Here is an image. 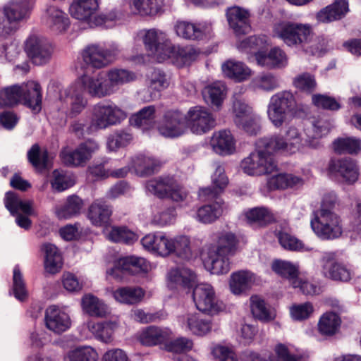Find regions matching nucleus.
<instances>
[{
    "instance_id": "f257e3e1",
    "label": "nucleus",
    "mask_w": 361,
    "mask_h": 361,
    "mask_svg": "<svg viewBox=\"0 0 361 361\" xmlns=\"http://www.w3.org/2000/svg\"><path fill=\"white\" fill-rule=\"evenodd\" d=\"M274 35L288 47H301L305 51L312 55L325 51L326 40L322 37L314 42L313 31L310 25L296 23H281L274 27Z\"/></svg>"
},
{
    "instance_id": "f03ea898",
    "label": "nucleus",
    "mask_w": 361,
    "mask_h": 361,
    "mask_svg": "<svg viewBox=\"0 0 361 361\" xmlns=\"http://www.w3.org/2000/svg\"><path fill=\"white\" fill-rule=\"evenodd\" d=\"M268 154L283 153L293 154L299 151L302 145L301 134L295 126H289L284 135L275 133L268 137L259 139L257 142Z\"/></svg>"
},
{
    "instance_id": "7ed1b4c3",
    "label": "nucleus",
    "mask_w": 361,
    "mask_h": 361,
    "mask_svg": "<svg viewBox=\"0 0 361 361\" xmlns=\"http://www.w3.org/2000/svg\"><path fill=\"white\" fill-rule=\"evenodd\" d=\"M127 117V112L114 102H99L90 111V130L98 132L119 125Z\"/></svg>"
},
{
    "instance_id": "20e7f679",
    "label": "nucleus",
    "mask_w": 361,
    "mask_h": 361,
    "mask_svg": "<svg viewBox=\"0 0 361 361\" xmlns=\"http://www.w3.org/2000/svg\"><path fill=\"white\" fill-rule=\"evenodd\" d=\"M298 108L293 92L287 90L281 91L271 97L267 106V116L272 125L279 128Z\"/></svg>"
},
{
    "instance_id": "39448f33",
    "label": "nucleus",
    "mask_w": 361,
    "mask_h": 361,
    "mask_svg": "<svg viewBox=\"0 0 361 361\" xmlns=\"http://www.w3.org/2000/svg\"><path fill=\"white\" fill-rule=\"evenodd\" d=\"M120 52L119 45L116 42H110L107 44L92 43L84 48L82 57L86 64L100 69L112 63Z\"/></svg>"
},
{
    "instance_id": "423d86ee",
    "label": "nucleus",
    "mask_w": 361,
    "mask_h": 361,
    "mask_svg": "<svg viewBox=\"0 0 361 361\" xmlns=\"http://www.w3.org/2000/svg\"><path fill=\"white\" fill-rule=\"evenodd\" d=\"M310 226L316 235L322 240H334L343 233L341 217L335 212L317 210L313 212Z\"/></svg>"
},
{
    "instance_id": "0eeeda50",
    "label": "nucleus",
    "mask_w": 361,
    "mask_h": 361,
    "mask_svg": "<svg viewBox=\"0 0 361 361\" xmlns=\"http://www.w3.org/2000/svg\"><path fill=\"white\" fill-rule=\"evenodd\" d=\"M240 168L249 176H259L273 173L277 165L273 156L267 154L256 142L255 150L241 161Z\"/></svg>"
},
{
    "instance_id": "6e6552de",
    "label": "nucleus",
    "mask_w": 361,
    "mask_h": 361,
    "mask_svg": "<svg viewBox=\"0 0 361 361\" xmlns=\"http://www.w3.org/2000/svg\"><path fill=\"white\" fill-rule=\"evenodd\" d=\"M100 148L99 142L87 139L75 149L64 147L60 152V158L64 165L71 167H83Z\"/></svg>"
},
{
    "instance_id": "1a4fd4ad",
    "label": "nucleus",
    "mask_w": 361,
    "mask_h": 361,
    "mask_svg": "<svg viewBox=\"0 0 361 361\" xmlns=\"http://www.w3.org/2000/svg\"><path fill=\"white\" fill-rule=\"evenodd\" d=\"M192 298L197 309L208 314H216L225 308L224 302L216 298L214 288L209 283L197 285L193 289Z\"/></svg>"
},
{
    "instance_id": "9d476101",
    "label": "nucleus",
    "mask_w": 361,
    "mask_h": 361,
    "mask_svg": "<svg viewBox=\"0 0 361 361\" xmlns=\"http://www.w3.org/2000/svg\"><path fill=\"white\" fill-rule=\"evenodd\" d=\"M136 39L143 42L145 49L159 62H162V54H165L171 42L164 32L156 28L144 29L137 32Z\"/></svg>"
},
{
    "instance_id": "9b49d317",
    "label": "nucleus",
    "mask_w": 361,
    "mask_h": 361,
    "mask_svg": "<svg viewBox=\"0 0 361 361\" xmlns=\"http://www.w3.org/2000/svg\"><path fill=\"white\" fill-rule=\"evenodd\" d=\"M99 8V0H73L70 6L71 16L87 23L90 27L102 26L104 17L96 13Z\"/></svg>"
},
{
    "instance_id": "f8f14e48",
    "label": "nucleus",
    "mask_w": 361,
    "mask_h": 361,
    "mask_svg": "<svg viewBox=\"0 0 361 361\" xmlns=\"http://www.w3.org/2000/svg\"><path fill=\"white\" fill-rule=\"evenodd\" d=\"M159 133L167 138H176L188 132L185 114L178 110L165 112L158 125Z\"/></svg>"
},
{
    "instance_id": "ddd939ff",
    "label": "nucleus",
    "mask_w": 361,
    "mask_h": 361,
    "mask_svg": "<svg viewBox=\"0 0 361 361\" xmlns=\"http://www.w3.org/2000/svg\"><path fill=\"white\" fill-rule=\"evenodd\" d=\"M25 50L33 63L38 66L47 63L53 53V47L49 40L37 33H32L27 37Z\"/></svg>"
},
{
    "instance_id": "4468645a",
    "label": "nucleus",
    "mask_w": 361,
    "mask_h": 361,
    "mask_svg": "<svg viewBox=\"0 0 361 361\" xmlns=\"http://www.w3.org/2000/svg\"><path fill=\"white\" fill-rule=\"evenodd\" d=\"M188 130L201 135L207 133L216 125L214 115L205 107L195 106L191 107L185 114Z\"/></svg>"
},
{
    "instance_id": "2eb2a0df",
    "label": "nucleus",
    "mask_w": 361,
    "mask_h": 361,
    "mask_svg": "<svg viewBox=\"0 0 361 361\" xmlns=\"http://www.w3.org/2000/svg\"><path fill=\"white\" fill-rule=\"evenodd\" d=\"M322 273L324 277L336 281L348 282L353 276L347 264L338 262L334 252H324L321 259Z\"/></svg>"
},
{
    "instance_id": "dca6fc26",
    "label": "nucleus",
    "mask_w": 361,
    "mask_h": 361,
    "mask_svg": "<svg viewBox=\"0 0 361 361\" xmlns=\"http://www.w3.org/2000/svg\"><path fill=\"white\" fill-rule=\"evenodd\" d=\"M79 83L83 92L92 97L102 98L112 94L106 76L102 73L92 76L84 75L79 79Z\"/></svg>"
},
{
    "instance_id": "f3484780",
    "label": "nucleus",
    "mask_w": 361,
    "mask_h": 361,
    "mask_svg": "<svg viewBox=\"0 0 361 361\" xmlns=\"http://www.w3.org/2000/svg\"><path fill=\"white\" fill-rule=\"evenodd\" d=\"M329 173L340 177L342 180L352 184L359 177V169L355 161L350 158L331 159L329 164Z\"/></svg>"
},
{
    "instance_id": "a211bd4d",
    "label": "nucleus",
    "mask_w": 361,
    "mask_h": 361,
    "mask_svg": "<svg viewBox=\"0 0 361 361\" xmlns=\"http://www.w3.org/2000/svg\"><path fill=\"white\" fill-rule=\"evenodd\" d=\"M199 52L191 46H173L170 42L165 54H162V61L170 59L178 67L190 65L198 57Z\"/></svg>"
},
{
    "instance_id": "6ab92c4d",
    "label": "nucleus",
    "mask_w": 361,
    "mask_h": 361,
    "mask_svg": "<svg viewBox=\"0 0 361 361\" xmlns=\"http://www.w3.org/2000/svg\"><path fill=\"white\" fill-rule=\"evenodd\" d=\"M44 320L47 328L58 334L65 332L71 326L70 316L56 305L47 308Z\"/></svg>"
},
{
    "instance_id": "aec40b11",
    "label": "nucleus",
    "mask_w": 361,
    "mask_h": 361,
    "mask_svg": "<svg viewBox=\"0 0 361 361\" xmlns=\"http://www.w3.org/2000/svg\"><path fill=\"white\" fill-rule=\"evenodd\" d=\"M33 6L34 0H11L4 6L2 11L18 28L19 23L29 18Z\"/></svg>"
},
{
    "instance_id": "412c9836",
    "label": "nucleus",
    "mask_w": 361,
    "mask_h": 361,
    "mask_svg": "<svg viewBox=\"0 0 361 361\" xmlns=\"http://www.w3.org/2000/svg\"><path fill=\"white\" fill-rule=\"evenodd\" d=\"M178 36L186 39L199 40L211 32V25L207 23H193L188 21H178L174 27Z\"/></svg>"
},
{
    "instance_id": "4be33fe9",
    "label": "nucleus",
    "mask_w": 361,
    "mask_h": 361,
    "mask_svg": "<svg viewBox=\"0 0 361 361\" xmlns=\"http://www.w3.org/2000/svg\"><path fill=\"white\" fill-rule=\"evenodd\" d=\"M178 322L183 329L197 336H204L212 329V321L204 319L196 313L183 315L179 317Z\"/></svg>"
},
{
    "instance_id": "5701e85b",
    "label": "nucleus",
    "mask_w": 361,
    "mask_h": 361,
    "mask_svg": "<svg viewBox=\"0 0 361 361\" xmlns=\"http://www.w3.org/2000/svg\"><path fill=\"white\" fill-rule=\"evenodd\" d=\"M226 16L230 27L236 35H245L250 32L251 27L248 11L235 6L227 11Z\"/></svg>"
},
{
    "instance_id": "b1692460",
    "label": "nucleus",
    "mask_w": 361,
    "mask_h": 361,
    "mask_svg": "<svg viewBox=\"0 0 361 361\" xmlns=\"http://www.w3.org/2000/svg\"><path fill=\"white\" fill-rule=\"evenodd\" d=\"M210 145L216 154L223 156L232 154L235 150V140L228 130L214 132L211 137Z\"/></svg>"
},
{
    "instance_id": "393cba45",
    "label": "nucleus",
    "mask_w": 361,
    "mask_h": 361,
    "mask_svg": "<svg viewBox=\"0 0 361 361\" xmlns=\"http://www.w3.org/2000/svg\"><path fill=\"white\" fill-rule=\"evenodd\" d=\"M111 207L102 199H97L90 205L87 216L92 225L101 227L109 224Z\"/></svg>"
},
{
    "instance_id": "a878e982",
    "label": "nucleus",
    "mask_w": 361,
    "mask_h": 361,
    "mask_svg": "<svg viewBox=\"0 0 361 361\" xmlns=\"http://www.w3.org/2000/svg\"><path fill=\"white\" fill-rule=\"evenodd\" d=\"M169 239L163 232H154L145 235L141 243L147 251L166 257L168 256Z\"/></svg>"
},
{
    "instance_id": "bb28decb",
    "label": "nucleus",
    "mask_w": 361,
    "mask_h": 361,
    "mask_svg": "<svg viewBox=\"0 0 361 361\" xmlns=\"http://www.w3.org/2000/svg\"><path fill=\"white\" fill-rule=\"evenodd\" d=\"M256 61L259 66L267 68H281L288 64L286 54L279 47L272 48L268 54L256 53Z\"/></svg>"
},
{
    "instance_id": "cd10ccee",
    "label": "nucleus",
    "mask_w": 361,
    "mask_h": 361,
    "mask_svg": "<svg viewBox=\"0 0 361 361\" xmlns=\"http://www.w3.org/2000/svg\"><path fill=\"white\" fill-rule=\"evenodd\" d=\"M205 267L212 274H224L230 270L228 256L218 252L214 247H209L207 257L204 259Z\"/></svg>"
},
{
    "instance_id": "c85d7f7f",
    "label": "nucleus",
    "mask_w": 361,
    "mask_h": 361,
    "mask_svg": "<svg viewBox=\"0 0 361 361\" xmlns=\"http://www.w3.org/2000/svg\"><path fill=\"white\" fill-rule=\"evenodd\" d=\"M23 92L22 100L23 104L30 108L34 113H38L42 109V90L39 83L35 81H28L23 83Z\"/></svg>"
},
{
    "instance_id": "c756f323",
    "label": "nucleus",
    "mask_w": 361,
    "mask_h": 361,
    "mask_svg": "<svg viewBox=\"0 0 361 361\" xmlns=\"http://www.w3.org/2000/svg\"><path fill=\"white\" fill-rule=\"evenodd\" d=\"M255 281V274L248 270H240L231 274L229 281L231 291L240 295L248 291Z\"/></svg>"
},
{
    "instance_id": "7c9ffc66",
    "label": "nucleus",
    "mask_w": 361,
    "mask_h": 361,
    "mask_svg": "<svg viewBox=\"0 0 361 361\" xmlns=\"http://www.w3.org/2000/svg\"><path fill=\"white\" fill-rule=\"evenodd\" d=\"M161 162L151 157L140 154L132 158L130 167L140 176L152 175L161 168Z\"/></svg>"
},
{
    "instance_id": "2f4dec72",
    "label": "nucleus",
    "mask_w": 361,
    "mask_h": 361,
    "mask_svg": "<svg viewBox=\"0 0 361 361\" xmlns=\"http://www.w3.org/2000/svg\"><path fill=\"white\" fill-rule=\"evenodd\" d=\"M348 0H335L334 2L322 8L317 15V18L322 23H330L343 18L348 12Z\"/></svg>"
},
{
    "instance_id": "473e14b6",
    "label": "nucleus",
    "mask_w": 361,
    "mask_h": 361,
    "mask_svg": "<svg viewBox=\"0 0 361 361\" xmlns=\"http://www.w3.org/2000/svg\"><path fill=\"white\" fill-rule=\"evenodd\" d=\"M47 24L55 33L65 32L70 25L68 15L55 6H49L46 9Z\"/></svg>"
},
{
    "instance_id": "72a5a7b5",
    "label": "nucleus",
    "mask_w": 361,
    "mask_h": 361,
    "mask_svg": "<svg viewBox=\"0 0 361 361\" xmlns=\"http://www.w3.org/2000/svg\"><path fill=\"white\" fill-rule=\"evenodd\" d=\"M169 286L173 288L177 286L183 288L192 287L195 283V273L188 268L171 269L167 275Z\"/></svg>"
},
{
    "instance_id": "f704fd0d",
    "label": "nucleus",
    "mask_w": 361,
    "mask_h": 361,
    "mask_svg": "<svg viewBox=\"0 0 361 361\" xmlns=\"http://www.w3.org/2000/svg\"><path fill=\"white\" fill-rule=\"evenodd\" d=\"M171 334V331L168 328L150 326L140 333L139 341L144 345L152 346L164 342Z\"/></svg>"
},
{
    "instance_id": "c9c22d12",
    "label": "nucleus",
    "mask_w": 361,
    "mask_h": 361,
    "mask_svg": "<svg viewBox=\"0 0 361 361\" xmlns=\"http://www.w3.org/2000/svg\"><path fill=\"white\" fill-rule=\"evenodd\" d=\"M213 240L216 241V243L209 247H214L218 252L227 256L233 255L235 253L238 240L233 233L229 232L214 233Z\"/></svg>"
},
{
    "instance_id": "e433bc0d",
    "label": "nucleus",
    "mask_w": 361,
    "mask_h": 361,
    "mask_svg": "<svg viewBox=\"0 0 361 361\" xmlns=\"http://www.w3.org/2000/svg\"><path fill=\"white\" fill-rule=\"evenodd\" d=\"M176 178L172 176H162L148 180L146 190L159 198H167L171 189L174 185Z\"/></svg>"
},
{
    "instance_id": "4c0bfd02",
    "label": "nucleus",
    "mask_w": 361,
    "mask_h": 361,
    "mask_svg": "<svg viewBox=\"0 0 361 361\" xmlns=\"http://www.w3.org/2000/svg\"><path fill=\"white\" fill-rule=\"evenodd\" d=\"M202 95L207 104L219 109L226 98V86L221 81L214 82L204 88Z\"/></svg>"
},
{
    "instance_id": "58836bf2",
    "label": "nucleus",
    "mask_w": 361,
    "mask_h": 361,
    "mask_svg": "<svg viewBox=\"0 0 361 361\" xmlns=\"http://www.w3.org/2000/svg\"><path fill=\"white\" fill-rule=\"evenodd\" d=\"M130 7L141 16H154L161 11L164 0H130Z\"/></svg>"
},
{
    "instance_id": "ea45409f",
    "label": "nucleus",
    "mask_w": 361,
    "mask_h": 361,
    "mask_svg": "<svg viewBox=\"0 0 361 361\" xmlns=\"http://www.w3.org/2000/svg\"><path fill=\"white\" fill-rule=\"evenodd\" d=\"M303 184L302 178L292 173H279L271 177L267 181V185L271 190L298 188Z\"/></svg>"
},
{
    "instance_id": "a19ab883",
    "label": "nucleus",
    "mask_w": 361,
    "mask_h": 361,
    "mask_svg": "<svg viewBox=\"0 0 361 361\" xmlns=\"http://www.w3.org/2000/svg\"><path fill=\"white\" fill-rule=\"evenodd\" d=\"M224 202L217 200L212 204L200 207L196 213V219L203 224H211L219 219L224 211Z\"/></svg>"
},
{
    "instance_id": "79ce46f5",
    "label": "nucleus",
    "mask_w": 361,
    "mask_h": 361,
    "mask_svg": "<svg viewBox=\"0 0 361 361\" xmlns=\"http://www.w3.org/2000/svg\"><path fill=\"white\" fill-rule=\"evenodd\" d=\"M274 351L277 356L276 359L271 355L262 356L255 352H247L246 356L250 361H300V360L297 356L290 354L287 346L282 343L277 344Z\"/></svg>"
},
{
    "instance_id": "37998d69",
    "label": "nucleus",
    "mask_w": 361,
    "mask_h": 361,
    "mask_svg": "<svg viewBox=\"0 0 361 361\" xmlns=\"http://www.w3.org/2000/svg\"><path fill=\"white\" fill-rule=\"evenodd\" d=\"M274 272L288 279L293 288L300 284L298 279V267L293 264L283 260H275L271 266Z\"/></svg>"
},
{
    "instance_id": "c03bdc74",
    "label": "nucleus",
    "mask_w": 361,
    "mask_h": 361,
    "mask_svg": "<svg viewBox=\"0 0 361 361\" xmlns=\"http://www.w3.org/2000/svg\"><path fill=\"white\" fill-rule=\"evenodd\" d=\"M168 248V255L174 253L178 257L183 259H189L192 257L190 239L187 235H178L170 238Z\"/></svg>"
},
{
    "instance_id": "a18cd8bd",
    "label": "nucleus",
    "mask_w": 361,
    "mask_h": 361,
    "mask_svg": "<svg viewBox=\"0 0 361 361\" xmlns=\"http://www.w3.org/2000/svg\"><path fill=\"white\" fill-rule=\"evenodd\" d=\"M4 204L12 215H15L20 210L26 215L34 214L32 202L23 201L18 195L13 192H7L6 193Z\"/></svg>"
},
{
    "instance_id": "49530a36",
    "label": "nucleus",
    "mask_w": 361,
    "mask_h": 361,
    "mask_svg": "<svg viewBox=\"0 0 361 361\" xmlns=\"http://www.w3.org/2000/svg\"><path fill=\"white\" fill-rule=\"evenodd\" d=\"M88 330L94 337L104 343H109L113 341L115 324L110 322H88L87 324Z\"/></svg>"
},
{
    "instance_id": "de8ad7c7",
    "label": "nucleus",
    "mask_w": 361,
    "mask_h": 361,
    "mask_svg": "<svg viewBox=\"0 0 361 361\" xmlns=\"http://www.w3.org/2000/svg\"><path fill=\"white\" fill-rule=\"evenodd\" d=\"M66 102L69 104L68 116L73 118L82 113L87 104V100L83 97L78 87H71L65 98Z\"/></svg>"
},
{
    "instance_id": "09e8293b",
    "label": "nucleus",
    "mask_w": 361,
    "mask_h": 361,
    "mask_svg": "<svg viewBox=\"0 0 361 361\" xmlns=\"http://www.w3.org/2000/svg\"><path fill=\"white\" fill-rule=\"evenodd\" d=\"M45 255L44 268L50 274L58 272L62 267V257L58 248L53 244L44 243L42 247Z\"/></svg>"
},
{
    "instance_id": "8fccbe9b",
    "label": "nucleus",
    "mask_w": 361,
    "mask_h": 361,
    "mask_svg": "<svg viewBox=\"0 0 361 361\" xmlns=\"http://www.w3.org/2000/svg\"><path fill=\"white\" fill-rule=\"evenodd\" d=\"M82 306L84 311L92 317H104L109 314L107 305L91 294L85 295L82 298Z\"/></svg>"
},
{
    "instance_id": "3c124183",
    "label": "nucleus",
    "mask_w": 361,
    "mask_h": 361,
    "mask_svg": "<svg viewBox=\"0 0 361 361\" xmlns=\"http://www.w3.org/2000/svg\"><path fill=\"white\" fill-rule=\"evenodd\" d=\"M222 71L227 77L238 82L246 80L251 74V70L243 63L232 60L222 65Z\"/></svg>"
},
{
    "instance_id": "603ef678",
    "label": "nucleus",
    "mask_w": 361,
    "mask_h": 361,
    "mask_svg": "<svg viewBox=\"0 0 361 361\" xmlns=\"http://www.w3.org/2000/svg\"><path fill=\"white\" fill-rule=\"evenodd\" d=\"M250 87L254 91L271 92L280 87L279 79L270 73H262L253 78Z\"/></svg>"
},
{
    "instance_id": "864d4df0",
    "label": "nucleus",
    "mask_w": 361,
    "mask_h": 361,
    "mask_svg": "<svg viewBox=\"0 0 361 361\" xmlns=\"http://www.w3.org/2000/svg\"><path fill=\"white\" fill-rule=\"evenodd\" d=\"M83 204L82 200L78 196H68L64 205L56 210V214L59 219H71L80 214Z\"/></svg>"
},
{
    "instance_id": "5fc2aeb1",
    "label": "nucleus",
    "mask_w": 361,
    "mask_h": 361,
    "mask_svg": "<svg viewBox=\"0 0 361 361\" xmlns=\"http://www.w3.org/2000/svg\"><path fill=\"white\" fill-rule=\"evenodd\" d=\"M154 118L155 107L152 105L145 106L133 114L129 118V122L133 126L146 130L154 123Z\"/></svg>"
},
{
    "instance_id": "6e6d98bb",
    "label": "nucleus",
    "mask_w": 361,
    "mask_h": 361,
    "mask_svg": "<svg viewBox=\"0 0 361 361\" xmlns=\"http://www.w3.org/2000/svg\"><path fill=\"white\" fill-rule=\"evenodd\" d=\"M121 266H124L127 270L128 274L135 275L139 274H146L151 270V264L143 257L135 256H128L120 258Z\"/></svg>"
},
{
    "instance_id": "4d7b16f0",
    "label": "nucleus",
    "mask_w": 361,
    "mask_h": 361,
    "mask_svg": "<svg viewBox=\"0 0 361 361\" xmlns=\"http://www.w3.org/2000/svg\"><path fill=\"white\" fill-rule=\"evenodd\" d=\"M145 292L138 287H123L114 291L115 300L121 303L135 304L144 297Z\"/></svg>"
},
{
    "instance_id": "13d9d810",
    "label": "nucleus",
    "mask_w": 361,
    "mask_h": 361,
    "mask_svg": "<svg viewBox=\"0 0 361 361\" xmlns=\"http://www.w3.org/2000/svg\"><path fill=\"white\" fill-rule=\"evenodd\" d=\"M333 147L339 154H357L361 151V140L355 137H339L334 141Z\"/></svg>"
},
{
    "instance_id": "bf43d9fd",
    "label": "nucleus",
    "mask_w": 361,
    "mask_h": 361,
    "mask_svg": "<svg viewBox=\"0 0 361 361\" xmlns=\"http://www.w3.org/2000/svg\"><path fill=\"white\" fill-rule=\"evenodd\" d=\"M109 85L114 93L118 87L135 80V75L131 71L125 69H111L106 75Z\"/></svg>"
},
{
    "instance_id": "052dcab7",
    "label": "nucleus",
    "mask_w": 361,
    "mask_h": 361,
    "mask_svg": "<svg viewBox=\"0 0 361 361\" xmlns=\"http://www.w3.org/2000/svg\"><path fill=\"white\" fill-rule=\"evenodd\" d=\"M133 138V135L128 130H116L107 137V148L109 151L115 152L129 145Z\"/></svg>"
},
{
    "instance_id": "680f3d73",
    "label": "nucleus",
    "mask_w": 361,
    "mask_h": 361,
    "mask_svg": "<svg viewBox=\"0 0 361 361\" xmlns=\"http://www.w3.org/2000/svg\"><path fill=\"white\" fill-rule=\"evenodd\" d=\"M341 324L338 315L334 312H326L318 322V329L321 334L332 336L337 331Z\"/></svg>"
},
{
    "instance_id": "e2e57ef3",
    "label": "nucleus",
    "mask_w": 361,
    "mask_h": 361,
    "mask_svg": "<svg viewBox=\"0 0 361 361\" xmlns=\"http://www.w3.org/2000/svg\"><path fill=\"white\" fill-rule=\"evenodd\" d=\"M23 84L13 85L4 87L0 92V106H12L22 100Z\"/></svg>"
},
{
    "instance_id": "0e129e2a",
    "label": "nucleus",
    "mask_w": 361,
    "mask_h": 361,
    "mask_svg": "<svg viewBox=\"0 0 361 361\" xmlns=\"http://www.w3.org/2000/svg\"><path fill=\"white\" fill-rule=\"evenodd\" d=\"M250 223H256L259 226H266L276 221L275 215L266 207H255L245 214Z\"/></svg>"
},
{
    "instance_id": "69168bd1",
    "label": "nucleus",
    "mask_w": 361,
    "mask_h": 361,
    "mask_svg": "<svg viewBox=\"0 0 361 361\" xmlns=\"http://www.w3.org/2000/svg\"><path fill=\"white\" fill-rule=\"evenodd\" d=\"M98 354L90 346H82L67 352L63 361H97Z\"/></svg>"
},
{
    "instance_id": "338daca9",
    "label": "nucleus",
    "mask_w": 361,
    "mask_h": 361,
    "mask_svg": "<svg viewBox=\"0 0 361 361\" xmlns=\"http://www.w3.org/2000/svg\"><path fill=\"white\" fill-rule=\"evenodd\" d=\"M267 42L265 36H250L240 41L237 44V48L242 52L255 54L256 56V53L261 51L260 50L266 47Z\"/></svg>"
},
{
    "instance_id": "774afa93",
    "label": "nucleus",
    "mask_w": 361,
    "mask_h": 361,
    "mask_svg": "<svg viewBox=\"0 0 361 361\" xmlns=\"http://www.w3.org/2000/svg\"><path fill=\"white\" fill-rule=\"evenodd\" d=\"M250 307L253 316L263 322H269L274 319L275 315L267 307L264 300L259 296H252Z\"/></svg>"
}]
</instances>
